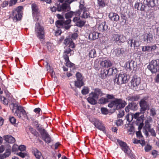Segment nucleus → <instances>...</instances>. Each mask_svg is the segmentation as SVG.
Instances as JSON below:
<instances>
[{
	"label": "nucleus",
	"mask_w": 159,
	"mask_h": 159,
	"mask_svg": "<svg viewBox=\"0 0 159 159\" xmlns=\"http://www.w3.org/2000/svg\"><path fill=\"white\" fill-rule=\"evenodd\" d=\"M89 89L87 87H85L82 90L81 92L83 94L86 95L89 93Z\"/></svg>",
	"instance_id": "44"
},
{
	"label": "nucleus",
	"mask_w": 159,
	"mask_h": 159,
	"mask_svg": "<svg viewBox=\"0 0 159 159\" xmlns=\"http://www.w3.org/2000/svg\"><path fill=\"white\" fill-rule=\"evenodd\" d=\"M146 130H148V132H150L151 133V135L153 136H155L156 135V133L155 132V130L153 129H151L150 128V126L148 124L146 125Z\"/></svg>",
	"instance_id": "29"
},
{
	"label": "nucleus",
	"mask_w": 159,
	"mask_h": 159,
	"mask_svg": "<svg viewBox=\"0 0 159 159\" xmlns=\"http://www.w3.org/2000/svg\"><path fill=\"white\" fill-rule=\"evenodd\" d=\"M33 152L36 158L38 159H43L41 152L36 149H34Z\"/></svg>",
	"instance_id": "22"
},
{
	"label": "nucleus",
	"mask_w": 159,
	"mask_h": 159,
	"mask_svg": "<svg viewBox=\"0 0 159 159\" xmlns=\"http://www.w3.org/2000/svg\"><path fill=\"white\" fill-rule=\"evenodd\" d=\"M152 149V147L148 144L145 147V151L146 152H148L150 151Z\"/></svg>",
	"instance_id": "53"
},
{
	"label": "nucleus",
	"mask_w": 159,
	"mask_h": 159,
	"mask_svg": "<svg viewBox=\"0 0 159 159\" xmlns=\"http://www.w3.org/2000/svg\"><path fill=\"white\" fill-rule=\"evenodd\" d=\"M75 84L77 87L80 88L84 85V83L82 80H76L75 81Z\"/></svg>",
	"instance_id": "30"
},
{
	"label": "nucleus",
	"mask_w": 159,
	"mask_h": 159,
	"mask_svg": "<svg viewBox=\"0 0 159 159\" xmlns=\"http://www.w3.org/2000/svg\"><path fill=\"white\" fill-rule=\"evenodd\" d=\"M113 53L116 56H119L122 53L121 49H116L113 51Z\"/></svg>",
	"instance_id": "37"
},
{
	"label": "nucleus",
	"mask_w": 159,
	"mask_h": 159,
	"mask_svg": "<svg viewBox=\"0 0 159 159\" xmlns=\"http://www.w3.org/2000/svg\"><path fill=\"white\" fill-rule=\"evenodd\" d=\"M64 43L70 48H74L75 47V44L73 42L71 39L68 38L65 39Z\"/></svg>",
	"instance_id": "17"
},
{
	"label": "nucleus",
	"mask_w": 159,
	"mask_h": 159,
	"mask_svg": "<svg viewBox=\"0 0 159 159\" xmlns=\"http://www.w3.org/2000/svg\"><path fill=\"white\" fill-rule=\"evenodd\" d=\"M47 70L48 72L51 74L52 76H53V75L54 74V72L53 70L51 69V67L49 66H47Z\"/></svg>",
	"instance_id": "46"
},
{
	"label": "nucleus",
	"mask_w": 159,
	"mask_h": 159,
	"mask_svg": "<svg viewBox=\"0 0 159 159\" xmlns=\"http://www.w3.org/2000/svg\"><path fill=\"white\" fill-rule=\"evenodd\" d=\"M107 99L104 98H102L99 100V102L100 103H104L107 102Z\"/></svg>",
	"instance_id": "57"
},
{
	"label": "nucleus",
	"mask_w": 159,
	"mask_h": 159,
	"mask_svg": "<svg viewBox=\"0 0 159 159\" xmlns=\"http://www.w3.org/2000/svg\"><path fill=\"white\" fill-rule=\"evenodd\" d=\"M85 23V22L83 20H81L76 22V26L80 27H82Z\"/></svg>",
	"instance_id": "38"
},
{
	"label": "nucleus",
	"mask_w": 159,
	"mask_h": 159,
	"mask_svg": "<svg viewBox=\"0 0 159 159\" xmlns=\"http://www.w3.org/2000/svg\"><path fill=\"white\" fill-rule=\"evenodd\" d=\"M42 135L43 136L44 140L47 143L51 142L52 139L47 132L43 129L42 132Z\"/></svg>",
	"instance_id": "15"
},
{
	"label": "nucleus",
	"mask_w": 159,
	"mask_h": 159,
	"mask_svg": "<svg viewBox=\"0 0 159 159\" xmlns=\"http://www.w3.org/2000/svg\"><path fill=\"white\" fill-rule=\"evenodd\" d=\"M35 31L37 36L41 41H42L44 39L45 32L43 28L39 23H36V24Z\"/></svg>",
	"instance_id": "4"
},
{
	"label": "nucleus",
	"mask_w": 159,
	"mask_h": 159,
	"mask_svg": "<svg viewBox=\"0 0 159 159\" xmlns=\"http://www.w3.org/2000/svg\"><path fill=\"white\" fill-rule=\"evenodd\" d=\"M118 80H128L129 79V76L126 74L121 73L116 77Z\"/></svg>",
	"instance_id": "25"
},
{
	"label": "nucleus",
	"mask_w": 159,
	"mask_h": 159,
	"mask_svg": "<svg viewBox=\"0 0 159 159\" xmlns=\"http://www.w3.org/2000/svg\"><path fill=\"white\" fill-rule=\"evenodd\" d=\"M139 112L136 113L133 115V117L135 119H137L139 117Z\"/></svg>",
	"instance_id": "64"
},
{
	"label": "nucleus",
	"mask_w": 159,
	"mask_h": 159,
	"mask_svg": "<svg viewBox=\"0 0 159 159\" xmlns=\"http://www.w3.org/2000/svg\"><path fill=\"white\" fill-rule=\"evenodd\" d=\"M17 2V0H10L9 4V6H11L15 4Z\"/></svg>",
	"instance_id": "50"
},
{
	"label": "nucleus",
	"mask_w": 159,
	"mask_h": 159,
	"mask_svg": "<svg viewBox=\"0 0 159 159\" xmlns=\"http://www.w3.org/2000/svg\"><path fill=\"white\" fill-rule=\"evenodd\" d=\"M144 41H146L147 43H150L153 41V36L152 34L149 32L145 33L143 35Z\"/></svg>",
	"instance_id": "14"
},
{
	"label": "nucleus",
	"mask_w": 159,
	"mask_h": 159,
	"mask_svg": "<svg viewBox=\"0 0 159 159\" xmlns=\"http://www.w3.org/2000/svg\"><path fill=\"white\" fill-rule=\"evenodd\" d=\"M41 111V109L39 108H37L35 109L34 111L35 113L39 114Z\"/></svg>",
	"instance_id": "63"
},
{
	"label": "nucleus",
	"mask_w": 159,
	"mask_h": 159,
	"mask_svg": "<svg viewBox=\"0 0 159 159\" xmlns=\"http://www.w3.org/2000/svg\"><path fill=\"white\" fill-rule=\"evenodd\" d=\"M77 11L80 12V17L82 18H87L89 17V13L87 8L82 4H80V9Z\"/></svg>",
	"instance_id": "8"
},
{
	"label": "nucleus",
	"mask_w": 159,
	"mask_h": 159,
	"mask_svg": "<svg viewBox=\"0 0 159 159\" xmlns=\"http://www.w3.org/2000/svg\"><path fill=\"white\" fill-rule=\"evenodd\" d=\"M97 26L98 29L100 31H103L108 29V26L106 25V22H102L97 24Z\"/></svg>",
	"instance_id": "16"
},
{
	"label": "nucleus",
	"mask_w": 159,
	"mask_h": 159,
	"mask_svg": "<svg viewBox=\"0 0 159 159\" xmlns=\"http://www.w3.org/2000/svg\"><path fill=\"white\" fill-rule=\"evenodd\" d=\"M18 149L21 151H24L25 150L26 147L24 145H21L19 147Z\"/></svg>",
	"instance_id": "54"
},
{
	"label": "nucleus",
	"mask_w": 159,
	"mask_h": 159,
	"mask_svg": "<svg viewBox=\"0 0 159 159\" xmlns=\"http://www.w3.org/2000/svg\"><path fill=\"white\" fill-rule=\"evenodd\" d=\"M98 98V96L96 93H92L89 94V97L87 98V100L91 104L94 105L97 103L96 99Z\"/></svg>",
	"instance_id": "11"
},
{
	"label": "nucleus",
	"mask_w": 159,
	"mask_h": 159,
	"mask_svg": "<svg viewBox=\"0 0 159 159\" xmlns=\"http://www.w3.org/2000/svg\"><path fill=\"white\" fill-rule=\"evenodd\" d=\"M101 111L102 113L104 114H107L108 112L107 109L105 108H102Z\"/></svg>",
	"instance_id": "51"
},
{
	"label": "nucleus",
	"mask_w": 159,
	"mask_h": 159,
	"mask_svg": "<svg viewBox=\"0 0 159 159\" xmlns=\"http://www.w3.org/2000/svg\"><path fill=\"white\" fill-rule=\"evenodd\" d=\"M89 56L91 58H93L96 56V51L94 49L91 50L89 53Z\"/></svg>",
	"instance_id": "32"
},
{
	"label": "nucleus",
	"mask_w": 159,
	"mask_h": 159,
	"mask_svg": "<svg viewBox=\"0 0 159 159\" xmlns=\"http://www.w3.org/2000/svg\"><path fill=\"white\" fill-rule=\"evenodd\" d=\"M109 17L111 20L113 21H117L120 18L119 16L117 14L113 12L110 13Z\"/></svg>",
	"instance_id": "19"
},
{
	"label": "nucleus",
	"mask_w": 159,
	"mask_h": 159,
	"mask_svg": "<svg viewBox=\"0 0 159 159\" xmlns=\"http://www.w3.org/2000/svg\"><path fill=\"white\" fill-rule=\"evenodd\" d=\"M0 101L2 102V103L5 105H7L8 103L7 100L3 97L0 96Z\"/></svg>",
	"instance_id": "41"
},
{
	"label": "nucleus",
	"mask_w": 159,
	"mask_h": 159,
	"mask_svg": "<svg viewBox=\"0 0 159 159\" xmlns=\"http://www.w3.org/2000/svg\"><path fill=\"white\" fill-rule=\"evenodd\" d=\"M144 116L143 115L141 116L140 117H139V118L137 119L138 121L139 122V125L138 127V129L139 130L141 129L143 125V121L144 120Z\"/></svg>",
	"instance_id": "24"
},
{
	"label": "nucleus",
	"mask_w": 159,
	"mask_h": 159,
	"mask_svg": "<svg viewBox=\"0 0 159 159\" xmlns=\"http://www.w3.org/2000/svg\"><path fill=\"white\" fill-rule=\"evenodd\" d=\"M157 47L156 45L150 46L151 52L154 51L157 48Z\"/></svg>",
	"instance_id": "60"
},
{
	"label": "nucleus",
	"mask_w": 159,
	"mask_h": 159,
	"mask_svg": "<svg viewBox=\"0 0 159 159\" xmlns=\"http://www.w3.org/2000/svg\"><path fill=\"white\" fill-rule=\"evenodd\" d=\"M148 68L152 72L155 73L159 70V59L152 60L148 66Z\"/></svg>",
	"instance_id": "5"
},
{
	"label": "nucleus",
	"mask_w": 159,
	"mask_h": 159,
	"mask_svg": "<svg viewBox=\"0 0 159 159\" xmlns=\"http://www.w3.org/2000/svg\"><path fill=\"white\" fill-rule=\"evenodd\" d=\"M80 12L77 11L75 12L70 11L66 14L65 17L66 19H70V18L75 16L73 18V21L75 22L80 20L79 16H80Z\"/></svg>",
	"instance_id": "7"
},
{
	"label": "nucleus",
	"mask_w": 159,
	"mask_h": 159,
	"mask_svg": "<svg viewBox=\"0 0 159 159\" xmlns=\"http://www.w3.org/2000/svg\"><path fill=\"white\" fill-rule=\"evenodd\" d=\"M146 1L149 7H153L155 6V0H146Z\"/></svg>",
	"instance_id": "35"
},
{
	"label": "nucleus",
	"mask_w": 159,
	"mask_h": 159,
	"mask_svg": "<svg viewBox=\"0 0 159 159\" xmlns=\"http://www.w3.org/2000/svg\"><path fill=\"white\" fill-rule=\"evenodd\" d=\"M3 138L6 142L9 143H13L16 141L15 139L11 135H5Z\"/></svg>",
	"instance_id": "20"
},
{
	"label": "nucleus",
	"mask_w": 159,
	"mask_h": 159,
	"mask_svg": "<svg viewBox=\"0 0 159 159\" xmlns=\"http://www.w3.org/2000/svg\"><path fill=\"white\" fill-rule=\"evenodd\" d=\"M13 108L12 109V111L15 116L19 118H21L22 117L25 118L27 116L26 111L23 107L18 106L16 104H13Z\"/></svg>",
	"instance_id": "1"
},
{
	"label": "nucleus",
	"mask_w": 159,
	"mask_h": 159,
	"mask_svg": "<svg viewBox=\"0 0 159 159\" xmlns=\"http://www.w3.org/2000/svg\"><path fill=\"white\" fill-rule=\"evenodd\" d=\"M23 7L22 6L18 7L15 10L12 12L13 16L14 18H16L17 20H20L22 17L21 11Z\"/></svg>",
	"instance_id": "9"
},
{
	"label": "nucleus",
	"mask_w": 159,
	"mask_h": 159,
	"mask_svg": "<svg viewBox=\"0 0 159 159\" xmlns=\"http://www.w3.org/2000/svg\"><path fill=\"white\" fill-rule=\"evenodd\" d=\"M152 154L154 157H156L157 155V152L156 150H153L152 151Z\"/></svg>",
	"instance_id": "61"
},
{
	"label": "nucleus",
	"mask_w": 159,
	"mask_h": 159,
	"mask_svg": "<svg viewBox=\"0 0 159 159\" xmlns=\"http://www.w3.org/2000/svg\"><path fill=\"white\" fill-rule=\"evenodd\" d=\"M141 5V7L143 6V5L142 4H139V3H136L135 5V8H136L137 9L139 10H141V11H143L144 10V9H143L142 7L139 8V6H140Z\"/></svg>",
	"instance_id": "47"
},
{
	"label": "nucleus",
	"mask_w": 159,
	"mask_h": 159,
	"mask_svg": "<svg viewBox=\"0 0 159 159\" xmlns=\"http://www.w3.org/2000/svg\"><path fill=\"white\" fill-rule=\"evenodd\" d=\"M93 123L95 126L98 129L105 132V127L101 122L98 120L95 119L93 121Z\"/></svg>",
	"instance_id": "12"
},
{
	"label": "nucleus",
	"mask_w": 159,
	"mask_h": 159,
	"mask_svg": "<svg viewBox=\"0 0 159 159\" xmlns=\"http://www.w3.org/2000/svg\"><path fill=\"white\" fill-rule=\"evenodd\" d=\"M64 59L65 60V62H66V65L67 66L69 67H75L74 64L71 63L69 60V58L67 57H65Z\"/></svg>",
	"instance_id": "26"
},
{
	"label": "nucleus",
	"mask_w": 159,
	"mask_h": 159,
	"mask_svg": "<svg viewBox=\"0 0 159 159\" xmlns=\"http://www.w3.org/2000/svg\"><path fill=\"white\" fill-rule=\"evenodd\" d=\"M128 43L130 45L131 47H135L139 45V42L133 39H130L128 41Z\"/></svg>",
	"instance_id": "21"
},
{
	"label": "nucleus",
	"mask_w": 159,
	"mask_h": 159,
	"mask_svg": "<svg viewBox=\"0 0 159 159\" xmlns=\"http://www.w3.org/2000/svg\"><path fill=\"white\" fill-rule=\"evenodd\" d=\"M17 154L22 158L24 157L26 155V154L22 153L21 152L17 153Z\"/></svg>",
	"instance_id": "56"
},
{
	"label": "nucleus",
	"mask_w": 159,
	"mask_h": 159,
	"mask_svg": "<svg viewBox=\"0 0 159 159\" xmlns=\"http://www.w3.org/2000/svg\"><path fill=\"white\" fill-rule=\"evenodd\" d=\"M134 61L132 60L129 61L126 63L125 66L127 69H131L133 67Z\"/></svg>",
	"instance_id": "33"
},
{
	"label": "nucleus",
	"mask_w": 159,
	"mask_h": 159,
	"mask_svg": "<svg viewBox=\"0 0 159 159\" xmlns=\"http://www.w3.org/2000/svg\"><path fill=\"white\" fill-rule=\"evenodd\" d=\"M58 1H59V2H61V3H62L64 1H65V2H66V3H66V4H68L69 5V4L70 3L72 2V1H69V0H58Z\"/></svg>",
	"instance_id": "58"
},
{
	"label": "nucleus",
	"mask_w": 159,
	"mask_h": 159,
	"mask_svg": "<svg viewBox=\"0 0 159 159\" xmlns=\"http://www.w3.org/2000/svg\"><path fill=\"white\" fill-rule=\"evenodd\" d=\"M133 115L128 114L126 116L125 118L129 123L133 120Z\"/></svg>",
	"instance_id": "40"
},
{
	"label": "nucleus",
	"mask_w": 159,
	"mask_h": 159,
	"mask_svg": "<svg viewBox=\"0 0 159 159\" xmlns=\"http://www.w3.org/2000/svg\"><path fill=\"white\" fill-rule=\"evenodd\" d=\"M58 11H69L70 9V5L66 3H63L61 5H59L57 6V8L55 7H53L51 8V10L53 12L56 11V10Z\"/></svg>",
	"instance_id": "6"
},
{
	"label": "nucleus",
	"mask_w": 159,
	"mask_h": 159,
	"mask_svg": "<svg viewBox=\"0 0 159 159\" xmlns=\"http://www.w3.org/2000/svg\"><path fill=\"white\" fill-rule=\"evenodd\" d=\"M101 65L105 67H108L111 66V63L109 60H105L102 62Z\"/></svg>",
	"instance_id": "28"
},
{
	"label": "nucleus",
	"mask_w": 159,
	"mask_h": 159,
	"mask_svg": "<svg viewBox=\"0 0 159 159\" xmlns=\"http://www.w3.org/2000/svg\"><path fill=\"white\" fill-rule=\"evenodd\" d=\"M19 148L18 146L16 144H14L12 146V152H14L16 151Z\"/></svg>",
	"instance_id": "48"
},
{
	"label": "nucleus",
	"mask_w": 159,
	"mask_h": 159,
	"mask_svg": "<svg viewBox=\"0 0 159 159\" xmlns=\"http://www.w3.org/2000/svg\"><path fill=\"white\" fill-rule=\"evenodd\" d=\"M76 76L77 80H82L83 79L82 75L80 72H78L76 73Z\"/></svg>",
	"instance_id": "52"
},
{
	"label": "nucleus",
	"mask_w": 159,
	"mask_h": 159,
	"mask_svg": "<svg viewBox=\"0 0 159 159\" xmlns=\"http://www.w3.org/2000/svg\"><path fill=\"white\" fill-rule=\"evenodd\" d=\"M114 70V69L113 68H111L108 69V73H109L110 74H113V71Z\"/></svg>",
	"instance_id": "62"
},
{
	"label": "nucleus",
	"mask_w": 159,
	"mask_h": 159,
	"mask_svg": "<svg viewBox=\"0 0 159 159\" xmlns=\"http://www.w3.org/2000/svg\"><path fill=\"white\" fill-rule=\"evenodd\" d=\"M98 3L99 7H103L107 5L105 0H98Z\"/></svg>",
	"instance_id": "31"
},
{
	"label": "nucleus",
	"mask_w": 159,
	"mask_h": 159,
	"mask_svg": "<svg viewBox=\"0 0 159 159\" xmlns=\"http://www.w3.org/2000/svg\"><path fill=\"white\" fill-rule=\"evenodd\" d=\"M11 154V150L7 149L6 150L5 152L3 154L4 158L8 157Z\"/></svg>",
	"instance_id": "39"
},
{
	"label": "nucleus",
	"mask_w": 159,
	"mask_h": 159,
	"mask_svg": "<svg viewBox=\"0 0 159 159\" xmlns=\"http://www.w3.org/2000/svg\"><path fill=\"white\" fill-rule=\"evenodd\" d=\"M126 104V102L121 99H116L108 104V106L111 108L114 107L116 110H118L124 108Z\"/></svg>",
	"instance_id": "3"
},
{
	"label": "nucleus",
	"mask_w": 159,
	"mask_h": 159,
	"mask_svg": "<svg viewBox=\"0 0 159 159\" xmlns=\"http://www.w3.org/2000/svg\"><path fill=\"white\" fill-rule=\"evenodd\" d=\"M71 51L72 50L70 48H68L67 49H66L64 51L63 53V57L64 59H65V57L66 56L68 57H69L67 55L69 54Z\"/></svg>",
	"instance_id": "36"
},
{
	"label": "nucleus",
	"mask_w": 159,
	"mask_h": 159,
	"mask_svg": "<svg viewBox=\"0 0 159 159\" xmlns=\"http://www.w3.org/2000/svg\"><path fill=\"white\" fill-rule=\"evenodd\" d=\"M123 123V122L121 120L119 119L117 120L116 122V124L117 126H119L122 125Z\"/></svg>",
	"instance_id": "55"
},
{
	"label": "nucleus",
	"mask_w": 159,
	"mask_h": 159,
	"mask_svg": "<svg viewBox=\"0 0 159 159\" xmlns=\"http://www.w3.org/2000/svg\"><path fill=\"white\" fill-rule=\"evenodd\" d=\"M132 106L131 104H129L127 107L125 108V111L126 112H128L129 111V109L131 108Z\"/></svg>",
	"instance_id": "59"
},
{
	"label": "nucleus",
	"mask_w": 159,
	"mask_h": 159,
	"mask_svg": "<svg viewBox=\"0 0 159 159\" xmlns=\"http://www.w3.org/2000/svg\"><path fill=\"white\" fill-rule=\"evenodd\" d=\"M10 121L12 124H16V119L13 116H10L9 118Z\"/></svg>",
	"instance_id": "45"
},
{
	"label": "nucleus",
	"mask_w": 159,
	"mask_h": 159,
	"mask_svg": "<svg viewBox=\"0 0 159 159\" xmlns=\"http://www.w3.org/2000/svg\"><path fill=\"white\" fill-rule=\"evenodd\" d=\"M127 80H115L114 82L118 85L121 84H123L127 82Z\"/></svg>",
	"instance_id": "42"
},
{
	"label": "nucleus",
	"mask_w": 159,
	"mask_h": 159,
	"mask_svg": "<svg viewBox=\"0 0 159 159\" xmlns=\"http://www.w3.org/2000/svg\"><path fill=\"white\" fill-rule=\"evenodd\" d=\"M142 51L143 52L148 51V52H151L150 46H144L142 47Z\"/></svg>",
	"instance_id": "43"
},
{
	"label": "nucleus",
	"mask_w": 159,
	"mask_h": 159,
	"mask_svg": "<svg viewBox=\"0 0 159 159\" xmlns=\"http://www.w3.org/2000/svg\"><path fill=\"white\" fill-rule=\"evenodd\" d=\"M150 115L152 116H155L156 114L155 110L154 108H152L150 109Z\"/></svg>",
	"instance_id": "49"
},
{
	"label": "nucleus",
	"mask_w": 159,
	"mask_h": 159,
	"mask_svg": "<svg viewBox=\"0 0 159 159\" xmlns=\"http://www.w3.org/2000/svg\"><path fill=\"white\" fill-rule=\"evenodd\" d=\"M32 11L33 14L34 18L36 16V15L37 14L38 8L36 4H33L32 5Z\"/></svg>",
	"instance_id": "27"
},
{
	"label": "nucleus",
	"mask_w": 159,
	"mask_h": 159,
	"mask_svg": "<svg viewBox=\"0 0 159 159\" xmlns=\"http://www.w3.org/2000/svg\"><path fill=\"white\" fill-rule=\"evenodd\" d=\"M140 80H131V84L133 87L137 86L140 83Z\"/></svg>",
	"instance_id": "34"
},
{
	"label": "nucleus",
	"mask_w": 159,
	"mask_h": 159,
	"mask_svg": "<svg viewBox=\"0 0 159 159\" xmlns=\"http://www.w3.org/2000/svg\"><path fill=\"white\" fill-rule=\"evenodd\" d=\"M113 39L118 43H124L126 39V37L123 34H114L112 35Z\"/></svg>",
	"instance_id": "10"
},
{
	"label": "nucleus",
	"mask_w": 159,
	"mask_h": 159,
	"mask_svg": "<svg viewBox=\"0 0 159 159\" xmlns=\"http://www.w3.org/2000/svg\"><path fill=\"white\" fill-rule=\"evenodd\" d=\"M99 33L97 32H93L89 34V39L90 40L96 39L98 38Z\"/></svg>",
	"instance_id": "23"
},
{
	"label": "nucleus",
	"mask_w": 159,
	"mask_h": 159,
	"mask_svg": "<svg viewBox=\"0 0 159 159\" xmlns=\"http://www.w3.org/2000/svg\"><path fill=\"white\" fill-rule=\"evenodd\" d=\"M139 104L141 107L140 111L142 112H144L146 110L149 108V106L147 101L144 99L141 100Z\"/></svg>",
	"instance_id": "13"
},
{
	"label": "nucleus",
	"mask_w": 159,
	"mask_h": 159,
	"mask_svg": "<svg viewBox=\"0 0 159 159\" xmlns=\"http://www.w3.org/2000/svg\"><path fill=\"white\" fill-rule=\"evenodd\" d=\"M116 142L120 146L121 149L126 154L131 158H134V155L132 152L125 142L119 139H117Z\"/></svg>",
	"instance_id": "2"
},
{
	"label": "nucleus",
	"mask_w": 159,
	"mask_h": 159,
	"mask_svg": "<svg viewBox=\"0 0 159 159\" xmlns=\"http://www.w3.org/2000/svg\"><path fill=\"white\" fill-rule=\"evenodd\" d=\"M71 21L70 19H68L64 22L63 21L58 20L56 22V25L57 27L60 28L61 26L64 25L69 24Z\"/></svg>",
	"instance_id": "18"
}]
</instances>
